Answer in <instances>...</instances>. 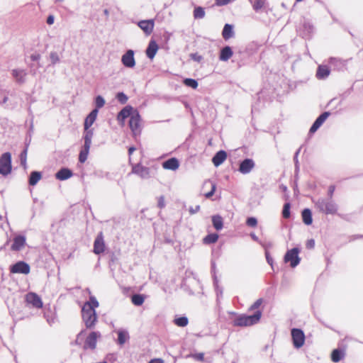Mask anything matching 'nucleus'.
<instances>
[{
	"mask_svg": "<svg viewBox=\"0 0 363 363\" xmlns=\"http://www.w3.org/2000/svg\"><path fill=\"white\" fill-rule=\"evenodd\" d=\"M315 246V242L313 240H308L307 243H306V247L308 248H313Z\"/></svg>",
	"mask_w": 363,
	"mask_h": 363,
	"instance_id": "55",
	"label": "nucleus"
},
{
	"mask_svg": "<svg viewBox=\"0 0 363 363\" xmlns=\"http://www.w3.org/2000/svg\"><path fill=\"white\" fill-rule=\"evenodd\" d=\"M179 167V162L177 158L172 157L162 163V167L165 169H170L172 171L177 170Z\"/></svg>",
	"mask_w": 363,
	"mask_h": 363,
	"instance_id": "20",
	"label": "nucleus"
},
{
	"mask_svg": "<svg viewBox=\"0 0 363 363\" xmlns=\"http://www.w3.org/2000/svg\"><path fill=\"white\" fill-rule=\"evenodd\" d=\"M283 217L287 218L290 216V203H286L282 211Z\"/></svg>",
	"mask_w": 363,
	"mask_h": 363,
	"instance_id": "44",
	"label": "nucleus"
},
{
	"mask_svg": "<svg viewBox=\"0 0 363 363\" xmlns=\"http://www.w3.org/2000/svg\"><path fill=\"white\" fill-rule=\"evenodd\" d=\"M98 114V110L94 108L91 111V113L86 116L84 121V135H86L88 132H91V138L93 137L94 133L92 129H89V128L93 125L94 121L96 119Z\"/></svg>",
	"mask_w": 363,
	"mask_h": 363,
	"instance_id": "11",
	"label": "nucleus"
},
{
	"mask_svg": "<svg viewBox=\"0 0 363 363\" xmlns=\"http://www.w3.org/2000/svg\"><path fill=\"white\" fill-rule=\"evenodd\" d=\"M303 221L306 225H311L312 223V213L308 208H306L302 211Z\"/></svg>",
	"mask_w": 363,
	"mask_h": 363,
	"instance_id": "33",
	"label": "nucleus"
},
{
	"mask_svg": "<svg viewBox=\"0 0 363 363\" xmlns=\"http://www.w3.org/2000/svg\"><path fill=\"white\" fill-rule=\"evenodd\" d=\"M138 26L147 35H149L154 29L155 21L152 19L143 20L138 23Z\"/></svg>",
	"mask_w": 363,
	"mask_h": 363,
	"instance_id": "16",
	"label": "nucleus"
},
{
	"mask_svg": "<svg viewBox=\"0 0 363 363\" xmlns=\"http://www.w3.org/2000/svg\"><path fill=\"white\" fill-rule=\"evenodd\" d=\"M42 175L40 172H32L29 178V184L30 186H35L41 179Z\"/></svg>",
	"mask_w": 363,
	"mask_h": 363,
	"instance_id": "32",
	"label": "nucleus"
},
{
	"mask_svg": "<svg viewBox=\"0 0 363 363\" xmlns=\"http://www.w3.org/2000/svg\"><path fill=\"white\" fill-rule=\"evenodd\" d=\"M26 301L28 304L31 305L33 308H41L43 307V301L41 298L34 292H29L25 296Z\"/></svg>",
	"mask_w": 363,
	"mask_h": 363,
	"instance_id": "10",
	"label": "nucleus"
},
{
	"mask_svg": "<svg viewBox=\"0 0 363 363\" xmlns=\"http://www.w3.org/2000/svg\"><path fill=\"white\" fill-rule=\"evenodd\" d=\"M95 104H96V108L98 110L99 108L103 107L105 104V100L101 96H96L95 99Z\"/></svg>",
	"mask_w": 363,
	"mask_h": 363,
	"instance_id": "42",
	"label": "nucleus"
},
{
	"mask_svg": "<svg viewBox=\"0 0 363 363\" xmlns=\"http://www.w3.org/2000/svg\"><path fill=\"white\" fill-rule=\"evenodd\" d=\"M184 84L186 86L191 87L192 89H196L198 87V82L194 79L186 78L184 80Z\"/></svg>",
	"mask_w": 363,
	"mask_h": 363,
	"instance_id": "40",
	"label": "nucleus"
},
{
	"mask_svg": "<svg viewBox=\"0 0 363 363\" xmlns=\"http://www.w3.org/2000/svg\"><path fill=\"white\" fill-rule=\"evenodd\" d=\"M205 188L211 189L210 191L204 194V196H206V198L208 199V198L211 197L213 195V194L215 193L216 186V184L213 183V182H211L210 180H207V181H205L203 184V189H205Z\"/></svg>",
	"mask_w": 363,
	"mask_h": 363,
	"instance_id": "27",
	"label": "nucleus"
},
{
	"mask_svg": "<svg viewBox=\"0 0 363 363\" xmlns=\"http://www.w3.org/2000/svg\"><path fill=\"white\" fill-rule=\"evenodd\" d=\"M104 14H105L106 16H108V14H109V12H108V11L107 9H105V10H104Z\"/></svg>",
	"mask_w": 363,
	"mask_h": 363,
	"instance_id": "63",
	"label": "nucleus"
},
{
	"mask_svg": "<svg viewBox=\"0 0 363 363\" xmlns=\"http://www.w3.org/2000/svg\"><path fill=\"white\" fill-rule=\"evenodd\" d=\"M132 172L140 176L143 179H147L150 177L149 169L139 164H135L133 167Z\"/></svg>",
	"mask_w": 363,
	"mask_h": 363,
	"instance_id": "18",
	"label": "nucleus"
},
{
	"mask_svg": "<svg viewBox=\"0 0 363 363\" xmlns=\"http://www.w3.org/2000/svg\"><path fill=\"white\" fill-rule=\"evenodd\" d=\"M129 126L134 136L139 135L141 132V118L139 113L134 111L129 121Z\"/></svg>",
	"mask_w": 363,
	"mask_h": 363,
	"instance_id": "6",
	"label": "nucleus"
},
{
	"mask_svg": "<svg viewBox=\"0 0 363 363\" xmlns=\"http://www.w3.org/2000/svg\"><path fill=\"white\" fill-rule=\"evenodd\" d=\"M263 302L262 298L257 299L250 308V311H254L259 308Z\"/></svg>",
	"mask_w": 363,
	"mask_h": 363,
	"instance_id": "46",
	"label": "nucleus"
},
{
	"mask_svg": "<svg viewBox=\"0 0 363 363\" xmlns=\"http://www.w3.org/2000/svg\"><path fill=\"white\" fill-rule=\"evenodd\" d=\"M26 244V238L24 235H16L13 238L11 249L13 251H20L25 247Z\"/></svg>",
	"mask_w": 363,
	"mask_h": 363,
	"instance_id": "17",
	"label": "nucleus"
},
{
	"mask_svg": "<svg viewBox=\"0 0 363 363\" xmlns=\"http://www.w3.org/2000/svg\"><path fill=\"white\" fill-rule=\"evenodd\" d=\"M344 357V352L343 351L335 349L333 351L331 354V359L333 362H340Z\"/></svg>",
	"mask_w": 363,
	"mask_h": 363,
	"instance_id": "34",
	"label": "nucleus"
},
{
	"mask_svg": "<svg viewBox=\"0 0 363 363\" xmlns=\"http://www.w3.org/2000/svg\"><path fill=\"white\" fill-rule=\"evenodd\" d=\"M149 363H163V361L160 359H155L151 360Z\"/></svg>",
	"mask_w": 363,
	"mask_h": 363,
	"instance_id": "59",
	"label": "nucleus"
},
{
	"mask_svg": "<svg viewBox=\"0 0 363 363\" xmlns=\"http://www.w3.org/2000/svg\"><path fill=\"white\" fill-rule=\"evenodd\" d=\"M116 99L122 104H125L128 99V96L123 92L118 93L116 95Z\"/></svg>",
	"mask_w": 363,
	"mask_h": 363,
	"instance_id": "43",
	"label": "nucleus"
},
{
	"mask_svg": "<svg viewBox=\"0 0 363 363\" xmlns=\"http://www.w3.org/2000/svg\"><path fill=\"white\" fill-rule=\"evenodd\" d=\"M293 345L296 348L301 347L305 342V335L301 329L294 328L291 330Z\"/></svg>",
	"mask_w": 363,
	"mask_h": 363,
	"instance_id": "8",
	"label": "nucleus"
},
{
	"mask_svg": "<svg viewBox=\"0 0 363 363\" xmlns=\"http://www.w3.org/2000/svg\"><path fill=\"white\" fill-rule=\"evenodd\" d=\"M212 223L216 230H220L223 227V218L219 215L212 216Z\"/></svg>",
	"mask_w": 363,
	"mask_h": 363,
	"instance_id": "30",
	"label": "nucleus"
},
{
	"mask_svg": "<svg viewBox=\"0 0 363 363\" xmlns=\"http://www.w3.org/2000/svg\"><path fill=\"white\" fill-rule=\"evenodd\" d=\"M27 153L28 147H26L20 155L21 163L24 169H26Z\"/></svg>",
	"mask_w": 363,
	"mask_h": 363,
	"instance_id": "41",
	"label": "nucleus"
},
{
	"mask_svg": "<svg viewBox=\"0 0 363 363\" xmlns=\"http://www.w3.org/2000/svg\"><path fill=\"white\" fill-rule=\"evenodd\" d=\"M222 35L225 40H228L230 38L233 37V26L230 24H225L222 32Z\"/></svg>",
	"mask_w": 363,
	"mask_h": 363,
	"instance_id": "28",
	"label": "nucleus"
},
{
	"mask_svg": "<svg viewBox=\"0 0 363 363\" xmlns=\"http://www.w3.org/2000/svg\"><path fill=\"white\" fill-rule=\"evenodd\" d=\"M50 59L52 65H55L56 63L60 62L59 55L56 52H50Z\"/></svg>",
	"mask_w": 363,
	"mask_h": 363,
	"instance_id": "45",
	"label": "nucleus"
},
{
	"mask_svg": "<svg viewBox=\"0 0 363 363\" xmlns=\"http://www.w3.org/2000/svg\"><path fill=\"white\" fill-rule=\"evenodd\" d=\"M250 236L255 241H258V238L255 234L252 233Z\"/></svg>",
	"mask_w": 363,
	"mask_h": 363,
	"instance_id": "60",
	"label": "nucleus"
},
{
	"mask_svg": "<svg viewBox=\"0 0 363 363\" xmlns=\"http://www.w3.org/2000/svg\"><path fill=\"white\" fill-rule=\"evenodd\" d=\"M105 250V243L104 240L103 233L101 232L96 236L94 242V252L96 255H99Z\"/></svg>",
	"mask_w": 363,
	"mask_h": 363,
	"instance_id": "15",
	"label": "nucleus"
},
{
	"mask_svg": "<svg viewBox=\"0 0 363 363\" xmlns=\"http://www.w3.org/2000/svg\"><path fill=\"white\" fill-rule=\"evenodd\" d=\"M72 176V171L67 168L61 169L55 174L56 179L61 180V181L66 180V179L70 178Z\"/></svg>",
	"mask_w": 363,
	"mask_h": 363,
	"instance_id": "25",
	"label": "nucleus"
},
{
	"mask_svg": "<svg viewBox=\"0 0 363 363\" xmlns=\"http://www.w3.org/2000/svg\"><path fill=\"white\" fill-rule=\"evenodd\" d=\"M199 210H200L199 205L196 206L195 208H193V207L189 208V212L191 214H194V213H197L198 211H199Z\"/></svg>",
	"mask_w": 363,
	"mask_h": 363,
	"instance_id": "51",
	"label": "nucleus"
},
{
	"mask_svg": "<svg viewBox=\"0 0 363 363\" xmlns=\"http://www.w3.org/2000/svg\"><path fill=\"white\" fill-rule=\"evenodd\" d=\"M262 316V312L257 310L255 314L251 315H241L234 320L235 326H250L259 322Z\"/></svg>",
	"mask_w": 363,
	"mask_h": 363,
	"instance_id": "2",
	"label": "nucleus"
},
{
	"mask_svg": "<svg viewBox=\"0 0 363 363\" xmlns=\"http://www.w3.org/2000/svg\"><path fill=\"white\" fill-rule=\"evenodd\" d=\"M329 116V112H324L321 115H320L311 127L309 130L310 133H315L323 125V123L325 121V120L328 118Z\"/></svg>",
	"mask_w": 363,
	"mask_h": 363,
	"instance_id": "19",
	"label": "nucleus"
},
{
	"mask_svg": "<svg viewBox=\"0 0 363 363\" xmlns=\"http://www.w3.org/2000/svg\"><path fill=\"white\" fill-rule=\"evenodd\" d=\"M218 239V235L216 233L209 234L203 238L205 244L215 243Z\"/></svg>",
	"mask_w": 363,
	"mask_h": 363,
	"instance_id": "39",
	"label": "nucleus"
},
{
	"mask_svg": "<svg viewBox=\"0 0 363 363\" xmlns=\"http://www.w3.org/2000/svg\"><path fill=\"white\" fill-rule=\"evenodd\" d=\"M99 307V302L94 296H91L89 301H86L82 308V315L83 321L86 328H93L96 321L97 315L95 308Z\"/></svg>",
	"mask_w": 363,
	"mask_h": 363,
	"instance_id": "1",
	"label": "nucleus"
},
{
	"mask_svg": "<svg viewBox=\"0 0 363 363\" xmlns=\"http://www.w3.org/2000/svg\"><path fill=\"white\" fill-rule=\"evenodd\" d=\"M101 337V334L99 332H91L86 337L84 345V349H91L94 350L96 348L97 339Z\"/></svg>",
	"mask_w": 363,
	"mask_h": 363,
	"instance_id": "13",
	"label": "nucleus"
},
{
	"mask_svg": "<svg viewBox=\"0 0 363 363\" xmlns=\"http://www.w3.org/2000/svg\"><path fill=\"white\" fill-rule=\"evenodd\" d=\"M233 55V52L230 47L225 46L221 50L219 56V59L221 61H228Z\"/></svg>",
	"mask_w": 363,
	"mask_h": 363,
	"instance_id": "23",
	"label": "nucleus"
},
{
	"mask_svg": "<svg viewBox=\"0 0 363 363\" xmlns=\"http://www.w3.org/2000/svg\"><path fill=\"white\" fill-rule=\"evenodd\" d=\"M299 151H300V150H298L296 152L295 159H296V158H297V156H298V153H299Z\"/></svg>",
	"mask_w": 363,
	"mask_h": 363,
	"instance_id": "64",
	"label": "nucleus"
},
{
	"mask_svg": "<svg viewBox=\"0 0 363 363\" xmlns=\"http://www.w3.org/2000/svg\"><path fill=\"white\" fill-rule=\"evenodd\" d=\"M84 145L79 152V161L81 163H84L88 157L90 147L91 145V133L88 132L86 135H84Z\"/></svg>",
	"mask_w": 363,
	"mask_h": 363,
	"instance_id": "7",
	"label": "nucleus"
},
{
	"mask_svg": "<svg viewBox=\"0 0 363 363\" xmlns=\"http://www.w3.org/2000/svg\"><path fill=\"white\" fill-rule=\"evenodd\" d=\"M135 150V148L134 147H130L128 149V153L129 155H131L134 151Z\"/></svg>",
	"mask_w": 363,
	"mask_h": 363,
	"instance_id": "61",
	"label": "nucleus"
},
{
	"mask_svg": "<svg viewBox=\"0 0 363 363\" xmlns=\"http://www.w3.org/2000/svg\"><path fill=\"white\" fill-rule=\"evenodd\" d=\"M191 58L196 62H200L202 60V57L196 53L191 54Z\"/></svg>",
	"mask_w": 363,
	"mask_h": 363,
	"instance_id": "50",
	"label": "nucleus"
},
{
	"mask_svg": "<svg viewBox=\"0 0 363 363\" xmlns=\"http://www.w3.org/2000/svg\"><path fill=\"white\" fill-rule=\"evenodd\" d=\"M191 357L194 359H195L196 360L203 361V357H204V354H203V353H196V354H192Z\"/></svg>",
	"mask_w": 363,
	"mask_h": 363,
	"instance_id": "48",
	"label": "nucleus"
},
{
	"mask_svg": "<svg viewBox=\"0 0 363 363\" xmlns=\"http://www.w3.org/2000/svg\"><path fill=\"white\" fill-rule=\"evenodd\" d=\"M8 100V97L7 96H4V99H3V101H2V103L4 104Z\"/></svg>",
	"mask_w": 363,
	"mask_h": 363,
	"instance_id": "62",
	"label": "nucleus"
},
{
	"mask_svg": "<svg viewBox=\"0 0 363 363\" xmlns=\"http://www.w3.org/2000/svg\"><path fill=\"white\" fill-rule=\"evenodd\" d=\"M315 205L320 212L325 214H335L337 211V206L331 199H319Z\"/></svg>",
	"mask_w": 363,
	"mask_h": 363,
	"instance_id": "3",
	"label": "nucleus"
},
{
	"mask_svg": "<svg viewBox=\"0 0 363 363\" xmlns=\"http://www.w3.org/2000/svg\"><path fill=\"white\" fill-rule=\"evenodd\" d=\"M334 191H335V186H330L328 189V195L330 196V198L333 196Z\"/></svg>",
	"mask_w": 363,
	"mask_h": 363,
	"instance_id": "58",
	"label": "nucleus"
},
{
	"mask_svg": "<svg viewBox=\"0 0 363 363\" xmlns=\"http://www.w3.org/2000/svg\"><path fill=\"white\" fill-rule=\"evenodd\" d=\"M227 158V153L224 150L218 151L213 157L212 162L216 167L220 166Z\"/></svg>",
	"mask_w": 363,
	"mask_h": 363,
	"instance_id": "22",
	"label": "nucleus"
},
{
	"mask_svg": "<svg viewBox=\"0 0 363 363\" xmlns=\"http://www.w3.org/2000/svg\"><path fill=\"white\" fill-rule=\"evenodd\" d=\"M299 252L300 250L298 247L288 250L284 257V262H289L292 268L296 267L301 262V258L298 256Z\"/></svg>",
	"mask_w": 363,
	"mask_h": 363,
	"instance_id": "4",
	"label": "nucleus"
},
{
	"mask_svg": "<svg viewBox=\"0 0 363 363\" xmlns=\"http://www.w3.org/2000/svg\"><path fill=\"white\" fill-rule=\"evenodd\" d=\"M255 167L252 159L247 158L242 161L239 166V172L242 174H249Z\"/></svg>",
	"mask_w": 363,
	"mask_h": 363,
	"instance_id": "14",
	"label": "nucleus"
},
{
	"mask_svg": "<svg viewBox=\"0 0 363 363\" xmlns=\"http://www.w3.org/2000/svg\"><path fill=\"white\" fill-rule=\"evenodd\" d=\"M252 4L253 9L258 12L262 9H264L267 4V0H249Z\"/></svg>",
	"mask_w": 363,
	"mask_h": 363,
	"instance_id": "31",
	"label": "nucleus"
},
{
	"mask_svg": "<svg viewBox=\"0 0 363 363\" xmlns=\"http://www.w3.org/2000/svg\"><path fill=\"white\" fill-rule=\"evenodd\" d=\"M204 9L201 6H197L194 10V17L196 19H201L205 16Z\"/></svg>",
	"mask_w": 363,
	"mask_h": 363,
	"instance_id": "37",
	"label": "nucleus"
},
{
	"mask_svg": "<svg viewBox=\"0 0 363 363\" xmlns=\"http://www.w3.org/2000/svg\"><path fill=\"white\" fill-rule=\"evenodd\" d=\"M158 48L157 43L155 40H150L145 51L147 57L150 60H152L155 57Z\"/></svg>",
	"mask_w": 363,
	"mask_h": 363,
	"instance_id": "21",
	"label": "nucleus"
},
{
	"mask_svg": "<svg viewBox=\"0 0 363 363\" xmlns=\"http://www.w3.org/2000/svg\"><path fill=\"white\" fill-rule=\"evenodd\" d=\"M132 303L137 306H141L145 301V297L142 294H134L131 297Z\"/></svg>",
	"mask_w": 363,
	"mask_h": 363,
	"instance_id": "35",
	"label": "nucleus"
},
{
	"mask_svg": "<svg viewBox=\"0 0 363 363\" xmlns=\"http://www.w3.org/2000/svg\"><path fill=\"white\" fill-rule=\"evenodd\" d=\"M246 223L248 226L255 227L257 224V220L254 217H250L247 219Z\"/></svg>",
	"mask_w": 363,
	"mask_h": 363,
	"instance_id": "47",
	"label": "nucleus"
},
{
	"mask_svg": "<svg viewBox=\"0 0 363 363\" xmlns=\"http://www.w3.org/2000/svg\"><path fill=\"white\" fill-rule=\"evenodd\" d=\"M133 112L134 111L133 110L132 107L130 106H126L123 108L118 113V120L124 121L125 118L130 117L131 118V116L133 114Z\"/></svg>",
	"mask_w": 363,
	"mask_h": 363,
	"instance_id": "26",
	"label": "nucleus"
},
{
	"mask_svg": "<svg viewBox=\"0 0 363 363\" xmlns=\"http://www.w3.org/2000/svg\"><path fill=\"white\" fill-rule=\"evenodd\" d=\"M158 207L160 208H163L165 206V202H164V196H161L158 199Z\"/></svg>",
	"mask_w": 363,
	"mask_h": 363,
	"instance_id": "49",
	"label": "nucleus"
},
{
	"mask_svg": "<svg viewBox=\"0 0 363 363\" xmlns=\"http://www.w3.org/2000/svg\"><path fill=\"white\" fill-rule=\"evenodd\" d=\"M12 74L18 82H23L24 81L26 73L23 69H13Z\"/></svg>",
	"mask_w": 363,
	"mask_h": 363,
	"instance_id": "36",
	"label": "nucleus"
},
{
	"mask_svg": "<svg viewBox=\"0 0 363 363\" xmlns=\"http://www.w3.org/2000/svg\"><path fill=\"white\" fill-rule=\"evenodd\" d=\"M135 52L133 50H127L121 57V62L127 68H133L135 66Z\"/></svg>",
	"mask_w": 363,
	"mask_h": 363,
	"instance_id": "12",
	"label": "nucleus"
},
{
	"mask_svg": "<svg viewBox=\"0 0 363 363\" xmlns=\"http://www.w3.org/2000/svg\"><path fill=\"white\" fill-rule=\"evenodd\" d=\"M330 69L326 65H320L318 67V70L316 72V77L318 79H326L330 74Z\"/></svg>",
	"mask_w": 363,
	"mask_h": 363,
	"instance_id": "24",
	"label": "nucleus"
},
{
	"mask_svg": "<svg viewBox=\"0 0 363 363\" xmlns=\"http://www.w3.org/2000/svg\"><path fill=\"white\" fill-rule=\"evenodd\" d=\"M11 172V155L10 152L4 153L0 157V174L7 176Z\"/></svg>",
	"mask_w": 363,
	"mask_h": 363,
	"instance_id": "5",
	"label": "nucleus"
},
{
	"mask_svg": "<svg viewBox=\"0 0 363 363\" xmlns=\"http://www.w3.org/2000/svg\"><path fill=\"white\" fill-rule=\"evenodd\" d=\"M30 271L29 264L23 261L17 262L10 267V272L13 274H28L30 273Z\"/></svg>",
	"mask_w": 363,
	"mask_h": 363,
	"instance_id": "9",
	"label": "nucleus"
},
{
	"mask_svg": "<svg viewBox=\"0 0 363 363\" xmlns=\"http://www.w3.org/2000/svg\"><path fill=\"white\" fill-rule=\"evenodd\" d=\"M83 339V331H82L81 333H79L77 335V340H76V343L77 344H80V340H82Z\"/></svg>",
	"mask_w": 363,
	"mask_h": 363,
	"instance_id": "57",
	"label": "nucleus"
},
{
	"mask_svg": "<svg viewBox=\"0 0 363 363\" xmlns=\"http://www.w3.org/2000/svg\"><path fill=\"white\" fill-rule=\"evenodd\" d=\"M30 59L33 61H38L40 59V55L38 53H35L30 55Z\"/></svg>",
	"mask_w": 363,
	"mask_h": 363,
	"instance_id": "53",
	"label": "nucleus"
},
{
	"mask_svg": "<svg viewBox=\"0 0 363 363\" xmlns=\"http://www.w3.org/2000/svg\"><path fill=\"white\" fill-rule=\"evenodd\" d=\"M118 333V340L117 342L119 345H123L128 339L129 334L128 331L125 330L120 329L117 331Z\"/></svg>",
	"mask_w": 363,
	"mask_h": 363,
	"instance_id": "29",
	"label": "nucleus"
},
{
	"mask_svg": "<svg viewBox=\"0 0 363 363\" xmlns=\"http://www.w3.org/2000/svg\"><path fill=\"white\" fill-rule=\"evenodd\" d=\"M266 259H267L268 264L272 267L273 259L269 256V254L268 252H266Z\"/></svg>",
	"mask_w": 363,
	"mask_h": 363,
	"instance_id": "54",
	"label": "nucleus"
},
{
	"mask_svg": "<svg viewBox=\"0 0 363 363\" xmlns=\"http://www.w3.org/2000/svg\"><path fill=\"white\" fill-rule=\"evenodd\" d=\"M230 0H216V4L218 6L226 5Z\"/></svg>",
	"mask_w": 363,
	"mask_h": 363,
	"instance_id": "52",
	"label": "nucleus"
},
{
	"mask_svg": "<svg viewBox=\"0 0 363 363\" xmlns=\"http://www.w3.org/2000/svg\"><path fill=\"white\" fill-rule=\"evenodd\" d=\"M174 323L179 327H185L188 325L189 320L186 316L176 318L174 320Z\"/></svg>",
	"mask_w": 363,
	"mask_h": 363,
	"instance_id": "38",
	"label": "nucleus"
},
{
	"mask_svg": "<svg viewBox=\"0 0 363 363\" xmlns=\"http://www.w3.org/2000/svg\"><path fill=\"white\" fill-rule=\"evenodd\" d=\"M55 18L52 15H50L47 18V23L48 25H52L54 23Z\"/></svg>",
	"mask_w": 363,
	"mask_h": 363,
	"instance_id": "56",
	"label": "nucleus"
}]
</instances>
